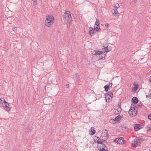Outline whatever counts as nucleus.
Returning <instances> with one entry per match:
<instances>
[{"mask_svg":"<svg viewBox=\"0 0 151 151\" xmlns=\"http://www.w3.org/2000/svg\"><path fill=\"white\" fill-rule=\"evenodd\" d=\"M54 20V18L52 15L50 14L46 16L45 20V25L48 27H50L53 24Z\"/></svg>","mask_w":151,"mask_h":151,"instance_id":"1","label":"nucleus"},{"mask_svg":"<svg viewBox=\"0 0 151 151\" xmlns=\"http://www.w3.org/2000/svg\"><path fill=\"white\" fill-rule=\"evenodd\" d=\"M63 20L65 22H70L72 20V18L71 17L70 12L68 11L65 13L64 16L63 17Z\"/></svg>","mask_w":151,"mask_h":151,"instance_id":"2","label":"nucleus"},{"mask_svg":"<svg viewBox=\"0 0 151 151\" xmlns=\"http://www.w3.org/2000/svg\"><path fill=\"white\" fill-rule=\"evenodd\" d=\"M143 141V139L141 137H137L132 141V144L134 147H136Z\"/></svg>","mask_w":151,"mask_h":151,"instance_id":"3","label":"nucleus"},{"mask_svg":"<svg viewBox=\"0 0 151 151\" xmlns=\"http://www.w3.org/2000/svg\"><path fill=\"white\" fill-rule=\"evenodd\" d=\"M133 109H132V106L129 111V115L131 117L135 116L137 113V109H135V107H133Z\"/></svg>","mask_w":151,"mask_h":151,"instance_id":"4","label":"nucleus"},{"mask_svg":"<svg viewBox=\"0 0 151 151\" xmlns=\"http://www.w3.org/2000/svg\"><path fill=\"white\" fill-rule=\"evenodd\" d=\"M102 134L103 135L101 136V138L102 141H105L108 139L109 137V134L107 130L106 129L104 130Z\"/></svg>","mask_w":151,"mask_h":151,"instance_id":"5","label":"nucleus"},{"mask_svg":"<svg viewBox=\"0 0 151 151\" xmlns=\"http://www.w3.org/2000/svg\"><path fill=\"white\" fill-rule=\"evenodd\" d=\"M124 138L122 137H120L115 139L114 141L119 144H124Z\"/></svg>","mask_w":151,"mask_h":151,"instance_id":"6","label":"nucleus"},{"mask_svg":"<svg viewBox=\"0 0 151 151\" xmlns=\"http://www.w3.org/2000/svg\"><path fill=\"white\" fill-rule=\"evenodd\" d=\"M123 115H119L118 116H117L114 119H111L110 121V122H112L111 121H117V122L119 121L121 119V118L123 117Z\"/></svg>","mask_w":151,"mask_h":151,"instance_id":"7","label":"nucleus"},{"mask_svg":"<svg viewBox=\"0 0 151 151\" xmlns=\"http://www.w3.org/2000/svg\"><path fill=\"white\" fill-rule=\"evenodd\" d=\"M142 125L140 124H134V130L135 131H138L142 128Z\"/></svg>","mask_w":151,"mask_h":151,"instance_id":"8","label":"nucleus"},{"mask_svg":"<svg viewBox=\"0 0 151 151\" xmlns=\"http://www.w3.org/2000/svg\"><path fill=\"white\" fill-rule=\"evenodd\" d=\"M103 47L102 48V50L104 51V53H105V52H107L109 51V50L108 48V45L107 44H104V43L103 44Z\"/></svg>","mask_w":151,"mask_h":151,"instance_id":"9","label":"nucleus"},{"mask_svg":"<svg viewBox=\"0 0 151 151\" xmlns=\"http://www.w3.org/2000/svg\"><path fill=\"white\" fill-rule=\"evenodd\" d=\"M103 53V51H102L94 50L92 52V54L94 55H97L102 54Z\"/></svg>","mask_w":151,"mask_h":151,"instance_id":"10","label":"nucleus"},{"mask_svg":"<svg viewBox=\"0 0 151 151\" xmlns=\"http://www.w3.org/2000/svg\"><path fill=\"white\" fill-rule=\"evenodd\" d=\"M105 98L106 101L107 102L110 101V100H111L113 97H111V96H110L108 95V94H105Z\"/></svg>","mask_w":151,"mask_h":151,"instance_id":"11","label":"nucleus"},{"mask_svg":"<svg viewBox=\"0 0 151 151\" xmlns=\"http://www.w3.org/2000/svg\"><path fill=\"white\" fill-rule=\"evenodd\" d=\"M114 110V114H115L117 115L119 114L120 113L122 110V108L121 107H119L117 109H115Z\"/></svg>","mask_w":151,"mask_h":151,"instance_id":"12","label":"nucleus"},{"mask_svg":"<svg viewBox=\"0 0 151 151\" xmlns=\"http://www.w3.org/2000/svg\"><path fill=\"white\" fill-rule=\"evenodd\" d=\"M132 101L133 103L137 104L138 103L139 100L137 97H133L132 99Z\"/></svg>","mask_w":151,"mask_h":151,"instance_id":"13","label":"nucleus"},{"mask_svg":"<svg viewBox=\"0 0 151 151\" xmlns=\"http://www.w3.org/2000/svg\"><path fill=\"white\" fill-rule=\"evenodd\" d=\"M89 35L91 36L94 35V30L93 28L90 27L89 29Z\"/></svg>","mask_w":151,"mask_h":151,"instance_id":"14","label":"nucleus"},{"mask_svg":"<svg viewBox=\"0 0 151 151\" xmlns=\"http://www.w3.org/2000/svg\"><path fill=\"white\" fill-rule=\"evenodd\" d=\"M98 149L100 151H108L107 149H104V147H103V146H100L98 147Z\"/></svg>","mask_w":151,"mask_h":151,"instance_id":"15","label":"nucleus"},{"mask_svg":"<svg viewBox=\"0 0 151 151\" xmlns=\"http://www.w3.org/2000/svg\"><path fill=\"white\" fill-rule=\"evenodd\" d=\"M8 104H5L3 107H4V109L5 110L7 111V112H9L10 110V108L7 106Z\"/></svg>","mask_w":151,"mask_h":151,"instance_id":"16","label":"nucleus"},{"mask_svg":"<svg viewBox=\"0 0 151 151\" xmlns=\"http://www.w3.org/2000/svg\"><path fill=\"white\" fill-rule=\"evenodd\" d=\"M110 85H108L105 86L104 88L105 89V91L106 92H107L110 88Z\"/></svg>","mask_w":151,"mask_h":151,"instance_id":"17","label":"nucleus"},{"mask_svg":"<svg viewBox=\"0 0 151 151\" xmlns=\"http://www.w3.org/2000/svg\"><path fill=\"white\" fill-rule=\"evenodd\" d=\"M95 139L94 141L95 142L97 143H100L99 141L101 139L98 137L95 136Z\"/></svg>","mask_w":151,"mask_h":151,"instance_id":"18","label":"nucleus"},{"mask_svg":"<svg viewBox=\"0 0 151 151\" xmlns=\"http://www.w3.org/2000/svg\"><path fill=\"white\" fill-rule=\"evenodd\" d=\"M106 53L105 54H101L102 55H99V58H100V59L101 60H104L105 59V57L106 56Z\"/></svg>","mask_w":151,"mask_h":151,"instance_id":"19","label":"nucleus"},{"mask_svg":"<svg viewBox=\"0 0 151 151\" xmlns=\"http://www.w3.org/2000/svg\"><path fill=\"white\" fill-rule=\"evenodd\" d=\"M143 106L144 104H143L142 103L140 102L137 105L135 106L136 107V108L138 109V108L141 107L142 106Z\"/></svg>","mask_w":151,"mask_h":151,"instance_id":"20","label":"nucleus"},{"mask_svg":"<svg viewBox=\"0 0 151 151\" xmlns=\"http://www.w3.org/2000/svg\"><path fill=\"white\" fill-rule=\"evenodd\" d=\"M99 21L98 19H96V21L95 22V25H96V26H99Z\"/></svg>","mask_w":151,"mask_h":151,"instance_id":"21","label":"nucleus"},{"mask_svg":"<svg viewBox=\"0 0 151 151\" xmlns=\"http://www.w3.org/2000/svg\"><path fill=\"white\" fill-rule=\"evenodd\" d=\"M3 101L2 99H0V104L3 107L4 106L5 104H6L5 103H3V101Z\"/></svg>","mask_w":151,"mask_h":151,"instance_id":"22","label":"nucleus"},{"mask_svg":"<svg viewBox=\"0 0 151 151\" xmlns=\"http://www.w3.org/2000/svg\"><path fill=\"white\" fill-rule=\"evenodd\" d=\"M138 86L137 85H135L134 86V87L132 88V91H135L137 90Z\"/></svg>","mask_w":151,"mask_h":151,"instance_id":"23","label":"nucleus"},{"mask_svg":"<svg viewBox=\"0 0 151 151\" xmlns=\"http://www.w3.org/2000/svg\"><path fill=\"white\" fill-rule=\"evenodd\" d=\"M95 130L93 129V130H91L90 132V134L91 135H93L95 134Z\"/></svg>","mask_w":151,"mask_h":151,"instance_id":"24","label":"nucleus"},{"mask_svg":"<svg viewBox=\"0 0 151 151\" xmlns=\"http://www.w3.org/2000/svg\"><path fill=\"white\" fill-rule=\"evenodd\" d=\"M94 29L95 30H96L97 31H99V30H101L100 28V26H97L96 27H94Z\"/></svg>","mask_w":151,"mask_h":151,"instance_id":"25","label":"nucleus"},{"mask_svg":"<svg viewBox=\"0 0 151 151\" xmlns=\"http://www.w3.org/2000/svg\"><path fill=\"white\" fill-rule=\"evenodd\" d=\"M106 94H108V95L111 96V97H113V93L112 92H111L110 91L108 92L107 93H106Z\"/></svg>","mask_w":151,"mask_h":151,"instance_id":"26","label":"nucleus"},{"mask_svg":"<svg viewBox=\"0 0 151 151\" xmlns=\"http://www.w3.org/2000/svg\"><path fill=\"white\" fill-rule=\"evenodd\" d=\"M114 14H119V12L117 10V9L115 8L114 9Z\"/></svg>","mask_w":151,"mask_h":151,"instance_id":"27","label":"nucleus"},{"mask_svg":"<svg viewBox=\"0 0 151 151\" xmlns=\"http://www.w3.org/2000/svg\"><path fill=\"white\" fill-rule=\"evenodd\" d=\"M2 99L3 101H3V103H5L6 104H8V105H9V104L8 103L6 102L5 100V99Z\"/></svg>","mask_w":151,"mask_h":151,"instance_id":"28","label":"nucleus"},{"mask_svg":"<svg viewBox=\"0 0 151 151\" xmlns=\"http://www.w3.org/2000/svg\"><path fill=\"white\" fill-rule=\"evenodd\" d=\"M114 7H115L116 9H117L119 7V5L117 3L114 6Z\"/></svg>","mask_w":151,"mask_h":151,"instance_id":"29","label":"nucleus"},{"mask_svg":"<svg viewBox=\"0 0 151 151\" xmlns=\"http://www.w3.org/2000/svg\"><path fill=\"white\" fill-rule=\"evenodd\" d=\"M13 30L14 31V32L16 33L17 32V28L14 27L13 29Z\"/></svg>","mask_w":151,"mask_h":151,"instance_id":"30","label":"nucleus"},{"mask_svg":"<svg viewBox=\"0 0 151 151\" xmlns=\"http://www.w3.org/2000/svg\"><path fill=\"white\" fill-rule=\"evenodd\" d=\"M33 2V5H36L37 4V0L35 1H34Z\"/></svg>","mask_w":151,"mask_h":151,"instance_id":"31","label":"nucleus"},{"mask_svg":"<svg viewBox=\"0 0 151 151\" xmlns=\"http://www.w3.org/2000/svg\"><path fill=\"white\" fill-rule=\"evenodd\" d=\"M97 97H98L99 99L102 97V95L100 94H97Z\"/></svg>","mask_w":151,"mask_h":151,"instance_id":"32","label":"nucleus"},{"mask_svg":"<svg viewBox=\"0 0 151 151\" xmlns=\"http://www.w3.org/2000/svg\"><path fill=\"white\" fill-rule=\"evenodd\" d=\"M105 26L107 27V28H108L109 27V24H108V23H106L105 24Z\"/></svg>","mask_w":151,"mask_h":151,"instance_id":"33","label":"nucleus"},{"mask_svg":"<svg viewBox=\"0 0 151 151\" xmlns=\"http://www.w3.org/2000/svg\"><path fill=\"white\" fill-rule=\"evenodd\" d=\"M102 144V146H103V147H104V149H105V148H106V149H107V147H106V145H105V144Z\"/></svg>","mask_w":151,"mask_h":151,"instance_id":"34","label":"nucleus"},{"mask_svg":"<svg viewBox=\"0 0 151 151\" xmlns=\"http://www.w3.org/2000/svg\"><path fill=\"white\" fill-rule=\"evenodd\" d=\"M148 117L149 119L151 120V114H150V115H148Z\"/></svg>","mask_w":151,"mask_h":151,"instance_id":"35","label":"nucleus"},{"mask_svg":"<svg viewBox=\"0 0 151 151\" xmlns=\"http://www.w3.org/2000/svg\"><path fill=\"white\" fill-rule=\"evenodd\" d=\"M149 96L150 97H151V90L149 91Z\"/></svg>","mask_w":151,"mask_h":151,"instance_id":"36","label":"nucleus"},{"mask_svg":"<svg viewBox=\"0 0 151 151\" xmlns=\"http://www.w3.org/2000/svg\"><path fill=\"white\" fill-rule=\"evenodd\" d=\"M147 129L148 130H151V126L147 127Z\"/></svg>","mask_w":151,"mask_h":151,"instance_id":"37","label":"nucleus"},{"mask_svg":"<svg viewBox=\"0 0 151 151\" xmlns=\"http://www.w3.org/2000/svg\"><path fill=\"white\" fill-rule=\"evenodd\" d=\"M76 77L78 78L79 77V75L78 73H76Z\"/></svg>","mask_w":151,"mask_h":151,"instance_id":"38","label":"nucleus"},{"mask_svg":"<svg viewBox=\"0 0 151 151\" xmlns=\"http://www.w3.org/2000/svg\"><path fill=\"white\" fill-rule=\"evenodd\" d=\"M118 106H119V107H121V103L120 104L119 103L118 104Z\"/></svg>","mask_w":151,"mask_h":151,"instance_id":"39","label":"nucleus"},{"mask_svg":"<svg viewBox=\"0 0 151 151\" xmlns=\"http://www.w3.org/2000/svg\"><path fill=\"white\" fill-rule=\"evenodd\" d=\"M99 142L100 143H99V144H102V141L101 140H100Z\"/></svg>","mask_w":151,"mask_h":151,"instance_id":"40","label":"nucleus"},{"mask_svg":"<svg viewBox=\"0 0 151 151\" xmlns=\"http://www.w3.org/2000/svg\"><path fill=\"white\" fill-rule=\"evenodd\" d=\"M109 84L111 85L110 87H111L112 86V83H111Z\"/></svg>","mask_w":151,"mask_h":151,"instance_id":"41","label":"nucleus"},{"mask_svg":"<svg viewBox=\"0 0 151 151\" xmlns=\"http://www.w3.org/2000/svg\"><path fill=\"white\" fill-rule=\"evenodd\" d=\"M146 98H147V97H150L149 96V95L148 94V95H146Z\"/></svg>","mask_w":151,"mask_h":151,"instance_id":"42","label":"nucleus"},{"mask_svg":"<svg viewBox=\"0 0 151 151\" xmlns=\"http://www.w3.org/2000/svg\"><path fill=\"white\" fill-rule=\"evenodd\" d=\"M114 121H113H113H111V122H111V123L113 124V123H114L115 122Z\"/></svg>","mask_w":151,"mask_h":151,"instance_id":"43","label":"nucleus"},{"mask_svg":"<svg viewBox=\"0 0 151 151\" xmlns=\"http://www.w3.org/2000/svg\"><path fill=\"white\" fill-rule=\"evenodd\" d=\"M149 80L150 81V83H151V78H150Z\"/></svg>","mask_w":151,"mask_h":151,"instance_id":"44","label":"nucleus"},{"mask_svg":"<svg viewBox=\"0 0 151 151\" xmlns=\"http://www.w3.org/2000/svg\"><path fill=\"white\" fill-rule=\"evenodd\" d=\"M134 2L135 3L136 1H137V0H134Z\"/></svg>","mask_w":151,"mask_h":151,"instance_id":"45","label":"nucleus"},{"mask_svg":"<svg viewBox=\"0 0 151 151\" xmlns=\"http://www.w3.org/2000/svg\"><path fill=\"white\" fill-rule=\"evenodd\" d=\"M32 1H36L37 0H32Z\"/></svg>","mask_w":151,"mask_h":151,"instance_id":"46","label":"nucleus"}]
</instances>
